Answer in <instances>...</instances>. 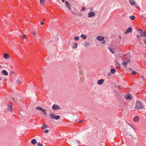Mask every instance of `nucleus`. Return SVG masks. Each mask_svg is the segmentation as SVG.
I'll use <instances>...</instances> for the list:
<instances>
[{
    "mask_svg": "<svg viewBox=\"0 0 146 146\" xmlns=\"http://www.w3.org/2000/svg\"><path fill=\"white\" fill-rule=\"evenodd\" d=\"M144 108L143 104L139 101H137L135 104V109H141Z\"/></svg>",
    "mask_w": 146,
    "mask_h": 146,
    "instance_id": "1",
    "label": "nucleus"
},
{
    "mask_svg": "<svg viewBox=\"0 0 146 146\" xmlns=\"http://www.w3.org/2000/svg\"><path fill=\"white\" fill-rule=\"evenodd\" d=\"M7 110L12 112H13L12 109V104L11 102H9L7 104Z\"/></svg>",
    "mask_w": 146,
    "mask_h": 146,
    "instance_id": "2",
    "label": "nucleus"
},
{
    "mask_svg": "<svg viewBox=\"0 0 146 146\" xmlns=\"http://www.w3.org/2000/svg\"><path fill=\"white\" fill-rule=\"evenodd\" d=\"M130 61L129 58H125L124 60V61L122 62V64L123 65H124L125 67H126L127 65V64L130 63Z\"/></svg>",
    "mask_w": 146,
    "mask_h": 146,
    "instance_id": "3",
    "label": "nucleus"
},
{
    "mask_svg": "<svg viewBox=\"0 0 146 146\" xmlns=\"http://www.w3.org/2000/svg\"><path fill=\"white\" fill-rule=\"evenodd\" d=\"M50 115L52 119H58L60 117L59 115H56L53 113H51Z\"/></svg>",
    "mask_w": 146,
    "mask_h": 146,
    "instance_id": "4",
    "label": "nucleus"
},
{
    "mask_svg": "<svg viewBox=\"0 0 146 146\" xmlns=\"http://www.w3.org/2000/svg\"><path fill=\"white\" fill-rule=\"evenodd\" d=\"M36 109L38 110H40L42 112H43L44 114L46 115V110L40 107H36Z\"/></svg>",
    "mask_w": 146,
    "mask_h": 146,
    "instance_id": "5",
    "label": "nucleus"
},
{
    "mask_svg": "<svg viewBox=\"0 0 146 146\" xmlns=\"http://www.w3.org/2000/svg\"><path fill=\"white\" fill-rule=\"evenodd\" d=\"M52 108L53 110H55L57 109L58 110L60 109V107L56 104H54Z\"/></svg>",
    "mask_w": 146,
    "mask_h": 146,
    "instance_id": "6",
    "label": "nucleus"
},
{
    "mask_svg": "<svg viewBox=\"0 0 146 146\" xmlns=\"http://www.w3.org/2000/svg\"><path fill=\"white\" fill-rule=\"evenodd\" d=\"M125 98L127 100L129 99L131 100L132 99L133 97L130 95L128 94V95H126L125 96Z\"/></svg>",
    "mask_w": 146,
    "mask_h": 146,
    "instance_id": "7",
    "label": "nucleus"
},
{
    "mask_svg": "<svg viewBox=\"0 0 146 146\" xmlns=\"http://www.w3.org/2000/svg\"><path fill=\"white\" fill-rule=\"evenodd\" d=\"M71 46L73 48H76L77 47L78 44L76 42L73 43L71 45Z\"/></svg>",
    "mask_w": 146,
    "mask_h": 146,
    "instance_id": "8",
    "label": "nucleus"
},
{
    "mask_svg": "<svg viewBox=\"0 0 146 146\" xmlns=\"http://www.w3.org/2000/svg\"><path fill=\"white\" fill-rule=\"evenodd\" d=\"M116 68L117 69H119L121 68L120 65L118 62H116L115 63Z\"/></svg>",
    "mask_w": 146,
    "mask_h": 146,
    "instance_id": "9",
    "label": "nucleus"
},
{
    "mask_svg": "<svg viewBox=\"0 0 146 146\" xmlns=\"http://www.w3.org/2000/svg\"><path fill=\"white\" fill-rule=\"evenodd\" d=\"M2 74L4 76H7L8 73L5 70H3L2 71Z\"/></svg>",
    "mask_w": 146,
    "mask_h": 146,
    "instance_id": "10",
    "label": "nucleus"
},
{
    "mask_svg": "<svg viewBox=\"0 0 146 146\" xmlns=\"http://www.w3.org/2000/svg\"><path fill=\"white\" fill-rule=\"evenodd\" d=\"M66 6L70 9H71V6L69 3L67 1H65Z\"/></svg>",
    "mask_w": 146,
    "mask_h": 146,
    "instance_id": "11",
    "label": "nucleus"
},
{
    "mask_svg": "<svg viewBox=\"0 0 146 146\" xmlns=\"http://www.w3.org/2000/svg\"><path fill=\"white\" fill-rule=\"evenodd\" d=\"M104 38L102 36H98L97 37V39L98 40L102 41L104 40Z\"/></svg>",
    "mask_w": 146,
    "mask_h": 146,
    "instance_id": "12",
    "label": "nucleus"
},
{
    "mask_svg": "<svg viewBox=\"0 0 146 146\" xmlns=\"http://www.w3.org/2000/svg\"><path fill=\"white\" fill-rule=\"evenodd\" d=\"M139 120V118L138 116H136L134 118L133 120L136 122H137Z\"/></svg>",
    "mask_w": 146,
    "mask_h": 146,
    "instance_id": "13",
    "label": "nucleus"
},
{
    "mask_svg": "<svg viewBox=\"0 0 146 146\" xmlns=\"http://www.w3.org/2000/svg\"><path fill=\"white\" fill-rule=\"evenodd\" d=\"M3 57L6 59H8L9 58V55L7 53L4 54L3 55Z\"/></svg>",
    "mask_w": 146,
    "mask_h": 146,
    "instance_id": "14",
    "label": "nucleus"
},
{
    "mask_svg": "<svg viewBox=\"0 0 146 146\" xmlns=\"http://www.w3.org/2000/svg\"><path fill=\"white\" fill-rule=\"evenodd\" d=\"M95 15L94 13L92 12H90L88 13V17H91L94 16Z\"/></svg>",
    "mask_w": 146,
    "mask_h": 146,
    "instance_id": "15",
    "label": "nucleus"
},
{
    "mask_svg": "<svg viewBox=\"0 0 146 146\" xmlns=\"http://www.w3.org/2000/svg\"><path fill=\"white\" fill-rule=\"evenodd\" d=\"M104 79H100L98 80V81L97 83L98 84H102L103 82H104Z\"/></svg>",
    "mask_w": 146,
    "mask_h": 146,
    "instance_id": "16",
    "label": "nucleus"
},
{
    "mask_svg": "<svg viewBox=\"0 0 146 146\" xmlns=\"http://www.w3.org/2000/svg\"><path fill=\"white\" fill-rule=\"evenodd\" d=\"M142 31H141V36H144L145 37L146 36V31H144L143 32H142Z\"/></svg>",
    "mask_w": 146,
    "mask_h": 146,
    "instance_id": "17",
    "label": "nucleus"
},
{
    "mask_svg": "<svg viewBox=\"0 0 146 146\" xmlns=\"http://www.w3.org/2000/svg\"><path fill=\"white\" fill-rule=\"evenodd\" d=\"M132 29L130 27L129 28L127 29L126 30L125 33H128L130 32H131V31H132Z\"/></svg>",
    "mask_w": 146,
    "mask_h": 146,
    "instance_id": "18",
    "label": "nucleus"
},
{
    "mask_svg": "<svg viewBox=\"0 0 146 146\" xmlns=\"http://www.w3.org/2000/svg\"><path fill=\"white\" fill-rule=\"evenodd\" d=\"M32 34L34 37H36L37 35L36 32L35 31H33L32 32Z\"/></svg>",
    "mask_w": 146,
    "mask_h": 146,
    "instance_id": "19",
    "label": "nucleus"
},
{
    "mask_svg": "<svg viewBox=\"0 0 146 146\" xmlns=\"http://www.w3.org/2000/svg\"><path fill=\"white\" fill-rule=\"evenodd\" d=\"M47 127L48 125L46 124H44L42 125V128L43 129H45Z\"/></svg>",
    "mask_w": 146,
    "mask_h": 146,
    "instance_id": "20",
    "label": "nucleus"
},
{
    "mask_svg": "<svg viewBox=\"0 0 146 146\" xmlns=\"http://www.w3.org/2000/svg\"><path fill=\"white\" fill-rule=\"evenodd\" d=\"M36 142V140L35 139H33L31 141V143L33 144H35Z\"/></svg>",
    "mask_w": 146,
    "mask_h": 146,
    "instance_id": "21",
    "label": "nucleus"
},
{
    "mask_svg": "<svg viewBox=\"0 0 146 146\" xmlns=\"http://www.w3.org/2000/svg\"><path fill=\"white\" fill-rule=\"evenodd\" d=\"M40 3L41 5L43 6L45 4V1L44 0H40Z\"/></svg>",
    "mask_w": 146,
    "mask_h": 146,
    "instance_id": "22",
    "label": "nucleus"
},
{
    "mask_svg": "<svg viewBox=\"0 0 146 146\" xmlns=\"http://www.w3.org/2000/svg\"><path fill=\"white\" fill-rule=\"evenodd\" d=\"M21 37L22 39H24L27 38V36L25 34H23L21 36Z\"/></svg>",
    "mask_w": 146,
    "mask_h": 146,
    "instance_id": "23",
    "label": "nucleus"
},
{
    "mask_svg": "<svg viewBox=\"0 0 146 146\" xmlns=\"http://www.w3.org/2000/svg\"><path fill=\"white\" fill-rule=\"evenodd\" d=\"M79 39L80 37L79 36H75L74 38V39L76 41L78 40H79Z\"/></svg>",
    "mask_w": 146,
    "mask_h": 146,
    "instance_id": "24",
    "label": "nucleus"
},
{
    "mask_svg": "<svg viewBox=\"0 0 146 146\" xmlns=\"http://www.w3.org/2000/svg\"><path fill=\"white\" fill-rule=\"evenodd\" d=\"M130 3L132 5H133L135 4V2L134 1L132 0H130Z\"/></svg>",
    "mask_w": 146,
    "mask_h": 146,
    "instance_id": "25",
    "label": "nucleus"
},
{
    "mask_svg": "<svg viewBox=\"0 0 146 146\" xmlns=\"http://www.w3.org/2000/svg\"><path fill=\"white\" fill-rule=\"evenodd\" d=\"M111 71L112 74H113L115 73V70L114 68H112L111 69Z\"/></svg>",
    "mask_w": 146,
    "mask_h": 146,
    "instance_id": "26",
    "label": "nucleus"
},
{
    "mask_svg": "<svg viewBox=\"0 0 146 146\" xmlns=\"http://www.w3.org/2000/svg\"><path fill=\"white\" fill-rule=\"evenodd\" d=\"M130 18L132 20H134L135 19V17L134 16H132L130 17Z\"/></svg>",
    "mask_w": 146,
    "mask_h": 146,
    "instance_id": "27",
    "label": "nucleus"
},
{
    "mask_svg": "<svg viewBox=\"0 0 146 146\" xmlns=\"http://www.w3.org/2000/svg\"><path fill=\"white\" fill-rule=\"evenodd\" d=\"M132 74L133 75H135L136 74H137V72H136L135 71H133L132 72Z\"/></svg>",
    "mask_w": 146,
    "mask_h": 146,
    "instance_id": "28",
    "label": "nucleus"
},
{
    "mask_svg": "<svg viewBox=\"0 0 146 146\" xmlns=\"http://www.w3.org/2000/svg\"><path fill=\"white\" fill-rule=\"evenodd\" d=\"M109 49H110V51L111 52H112V53H114L113 51V50L112 48H109Z\"/></svg>",
    "mask_w": 146,
    "mask_h": 146,
    "instance_id": "29",
    "label": "nucleus"
},
{
    "mask_svg": "<svg viewBox=\"0 0 146 146\" xmlns=\"http://www.w3.org/2000/svg\"><path fill=\"white\" fill-rule=\"evenodd\" d=\"M49 131L48 129L45 130L44 131V132L45 133H48Z\"/></svg>",
    "mask_w": 146,
    "mask_h": 146,
    "instance_id": "30",
    "label": "nucleus"
},
{
    "mask_svg": "<svg viewBox=\"0 0 146 146\" xmlns=\"http://www.w3.org/2000/svg\"><path fill=\"white\" fill-rule=\"evenodd\" d=\"M86 36L83 34V39H86Z\"/></svg>",
    "mask_w": 146,
    "mask_h": 146,
    "instance_id": "31",
    "label": "nucleus"
},
{
    "mask_svg": "<svg viewBox=\"0 0 146 146\" xmlns=\"http://www.w3.org/2000/svg\"><path fill=\"white\" fill-rule=\"evenodd\" d=\"M84 45L86 46H89V43H87V42L85 43V44H84Z\"/></svg>",
    "mask_w": 146,
    "mask_h": 146,
    "instance_id": "32",
    "label": "nucleus"
},
{
    "mask_svg": "<svg viewBox=\"0 0 146 146\" xmlns=\"http://www.w3.org/2000/svg\"><path fill=\"white\" fill-rule=\"evenodd\" d=\"M20 82V81L19 80H17L16 81V83L17 84H19Z\"/></svg>",
    "mask_w": 146,
    "mask_h": 146,
    "instance_id": "33",
    "label": "nucleus"
},
{
    "mask_svg": "<svg viewBox=\"0 0 146 146\" xmlns=\"http://www.w3.org/2000/svg\"><path fill=\"white\" fill-rule=\"evenodd\" d=\"M38 146H43V145L40 143H38Z\"/></svg>",
    "mask_w": 146,
    "mask_h": 146,
    "instance_id": "34",
    "label": "nucleus"
},
{
    "mask_svg": "<svg viewBox=\"0 0 146 146\" xmlns=\"http://www.w3.org/2000/svg\"><path fill=\"white\" fill-rule=\"evenodd\" d=\"M40 24L41 25H43L44 24V23L43 22H41L40 23Z\"/></svg>",
    "mask_w": 146,
    "mask_h": 146,
    "instance_id": "35",
    "label": "nucleus"
},
{
    "mask_svg": "<svg viewBox=\"0 0 146 146\" xmlns=\"http://www.w3.org/2000/svg\"><path fill=\"white\" fill-rule=\"evenodd\" d=\"M137 37L138 39H139V38H140V36L139 35H137Z\"/></svg>",
    "mask_w": 146,
    "mask_h": 146,
    "instance_id": "36",
    "label": "nucleus"
},
{
    "mask_svg": "<svg viewBox=\"0 0 146 146\" xmlns=\"http://www.w3.org/2000/svg\"><path fill=\"white\" fill-rule=\"evenodd\" d=\"M85 10V7H84L83 6V11Z\"/></svg>",
    "mask_w": 146,
    "mask_h": 146,
    "instance_id": "37",
    "label": "nucleus"
},
{
    "mask_svg": "<svg viewBox=\"0 0 146 146\" xmlns=\"http://www.w3.org/2000/svg\"><path fill=\"white\" fill-rule=\"evenodd\" d=\"M145 44H146V39H145L144 41Z\"/></svg>",
    "mask_w": 146,
    "mask_h": 146,
    "instance_id": "38",
    "label": "nucleus"
},
{
    "mask_svg": "<svg viewBox=\"0 0 146 146\" xmlns=\"http://www.w3.org/2000/svg\"><path fill=\"white\" fill-rule=\"evenodd\" d=\"M11 73L13 74H14V72L13 71H12L11 72Z\"/></svg>",
    "mask_w": 146,
    "mask_h": 146,
    "instance_id": "39",
    "label": "nucleus"
},
{
    "mask_svg": "<svg viewBox=\"0 0 146 146\" xmlns=\"http://www.w3.org/2000/svg\"><path fill=\"white\" fill-rule=\"evenodd\" d=\"M2 68V67L1 66V65H0V68Z\"/></svg>",
    "mask_w": 146,
    "mask_h": 146,
    "instance_id": "40",
    "label": "nucleus"
},
{
    "mask_svg": "<svg viewBox=\"0 0 146 146\" xmlns=\"http://www.w3.org/2000/svg\"><path fill=\"white\" fill-rule=\"evenodd\" d=\"M82 35H81L80 37H81L82 38Z\"/></svg>",
    "mask_w": 146,
    "mask_h": 146,
    "instance_id": "41",
    "label": "nucleus"
},
{
    "mask_svg": "<svg viewBox=\"0 0 146 146\" xmlns=\"http://www.w3.org/2000/svg\"><path fill=\"white\" fill-rule=\"evenodd\" d=\"M62 1L63 2L64 1V0H62Z\"/></svg>",
    "mask_w": 146,
    "mask_h": 146,
    "instance_id": "42",
    "label": "nucleus"
},
{
    "mask_svg": "<svg viewBox=\"0 0 146 146\" xmlns=\"http://www.w3.org/2000/svg\"><path fill=\"white\" fill-rule=\"evenodd\" d=\"M4 80L5 81H6V79H5Z\"/></svg>",
    "mask_w": 146,
    "mask_h": 146,
    "instance_id": "43",
    "label": "nucleus"
},
{
    "mask_svg": "<svg viewBox=\"0 0 146 146\" xmlns=\"http://www.w3.org/2000/svg\"><path fill=\"white\" fill-rule=\"evenodd\" d=\"M82 121H80L79 122L80 123L81 122H82Z\"/></svg>",
    "mask_w": 146,
    "mask_h": 146,
    "instance_id": "44",
    "label": "nucleus"
},
{
    "mask_svg": "<svg viewBox=\"0 0 146 146\" xmlns=\"http://www.w3.org/2000/svg\"><path fill=\"white\" fill-rule=\"evenodd\" d=\"M142 78H144V77L143 76H142Z\"/></svg>",
    "mask_w": 146,
    "mask_h": 146,
    "instance_id": "45",
    "label": "nucleus"
},
{
    "mask_svg": "<svg viewBox=\"0 0 146 146\" xmlns=\"http://www.w3.org/2000/svg\"><path fill=\"white\" fill-rule=\"evenodd\" d=\"M1 79V78H0V80Z\"/></svg>",
    "mask_w": 146,
    "mask_h": 146,
    "instance_id": "46",
    "label": "nucleus"
},
{
    "mask_svg": "<svg viewBox=\"0 0 146 146\" xmlns=\"http://www.w3.org/2000/svg\"><path fill=\"white\" fill-rule=\"evenodd\" d=\"M141 17H143V15H142V16H141Z\"/></svg>",
    "mask_w": 146,
    "mask_h": 146,
    "instance_id": "47",
    "label": "nucleus"
},
{
    "mask_svg": "<svg viewBox=\"0 0 146 146\" xmlns=\"http://www.w3.org/2000/svg\"><path fill=\"white\" fill-rule=\"evenodd\" d=\"M129 125H130L131 126V125L130 124H129Z\"/></svg>",
    "mask_w": 146,
    "mask_h": 146,
    "instance_id": "48",
    "label": "nucleus"
}]
</instances>
